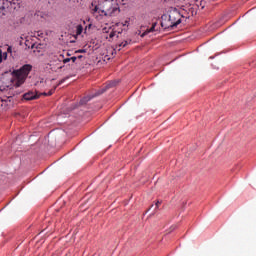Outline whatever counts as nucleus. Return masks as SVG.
<instances>
[{"label":"nucleus","mask_w":256,"mask_h":256,"mask_svg":"<svg viewBox=\"0 0 256 256\" xmlns=\"http://www.w3.org/2000/svg\"><path fill=\"white\" fill-rule=\"evenodd\" d=\"M168 17L170 18L172 23H174V27H177V25H180V23H181V13H179V10H177V8H172L169 11Z\"/></svg>","instance_id":"obj_4"},{"label":"nucleus","mask_w":256,"mask_h":256,"mask_svg":"<svg viewBox=\"0 0 256 256\" xmlns=\"http://www.w3.org/2000/svg\"><path fill=\"white\" fill-rule=\"evenodd\" d=\"M155 27H157V23L152 24V27L147 31V33H153V31H155Z\"/></svg>","instance_id":"obj_12"},{"label":"nucleus","mask_w":256,"mask_h":256,"mask_svg":"<svg viewBox=\"0 0 256 256\" xmlns=\"http://www.w3.org/2000/svg\"><path fill=\"white\" fill-rule=\"evenodd\" d=\"M7 53H13V48L11 46L7 48Z\"/></svg>","instance_id":"obj_18"},{"label":"nucleus","mask_w":256,"mask_h":256,"mask_svg":"<svg viewBox=\"0 0 256 256\" xmlns=\"http://www.w3.org/2000/svg\"><path fill=\"white\" fill-rule=\"evenodd\" d=\"M1 61H3V58H2V57H0V63H1Z\"/></svg>","instance_id":"obj_26"},{"label":"nucleus","mask_w":256,"mask_h":256,"mask_svg":"<svg viewBox=\"0 0 256 256\" xmlns=\"http://www.w3.org/2000/svg\"><path fill=\"white\" fill-rule=\"evenodd\" d=\"M113 37H115V32H111V33L109 34V38H110V39H113Z\"/></svg>","instance_id":"obj_20"},{"label":"nucleus","mask_w":256,"mask_h":256,"mask_svg":"<svg viewBox=\"0 0 256 256\" xmlns=\"http://www.w3.org/2000/svg\"><path fill=\"white\" fill-rule=\"evenodd\" d=\"M31 69H33V66H31V64H25L20 69L13 72L15 79H17V87H21V85L25 83V79H27L29 73H31Z\"/></svg>","instance_id":"obj_2"},{"label":"nucleus","mask_w":256,"mask_h":256,"mask_svg":"<svg viewBox=\"0 0 256 256\" xmlns=\"http://www.w3.org/2000/svg\"><path fill=\"white\" fill-rule=\"evenodd\" d=\"M69 78H70V77L67 76V77L61 79V80L59 81L58 85H63V83H65V81H67V79H69Z\"/></svg>","instance_id":"obj_14"},{"label":"nucleus","mask_w":256,"mask_h":256,"mask_svg":"<svg viewBox=\"0 0 256 256\" xmlns=\"http://www.w3.org/2000/svg\"><path fill=\"white\" fill-rule=\"evenodd\" d=\"M70 61H71V58H65V56H63L62 65H65V64L69 63Z\"/></svg>","instance_id":"obj_13"},{"label":"nucleus","mask_w":256,"mask_h":256,"mask_svg":"<svg viewBox=\"0 0 256 256\" xmlns=\"http://www.w3.org/2000/svg\"><path fill=\"white\" fill-rule=\"evenodd\" d=\"M9 9V0H0V17L7 13Z\"/></svg>","instance_id":"obj_6"},{"label":"nucleus","mask_w":256,"mask_h":256,"mask_svg":"<svg viewBox=\"0 0 256 256\" xmlns=\"http://www.w3.org/2000/svg\"><path fill=\"white\" fill-rule=\"evenodd\" d=\"M23 99H25V101H33L34 99H39V95L34 92H28L23 95Z\"/></svg>","instance_id":"obj_7"},{"label":"nucleus","mask_w":256,"mask_h":256,"mask_svg":"<svg viewBox=\"0 0 256 256\" xmlns=\"http://www.w3.org/2000/svg\"><path fill=\"white\" fill-rule=\"evenodd\" d=\"M127 45H129V41H123L120 45H119V47H127Z\"/></svg>","instance_id":"obj_15"},{"label":"nucleus","mask_w":256,"mask_h":256,"mask_svg":"<svg viewBox=\"0 0 256 256\" xmlns=\"http://www.w3.org/2000/svg\"><path fill=\"white\" fill-rule=\"evenodd\" d=\"M68 3H75V0H66Z\"/></svg>","instance_id":"obj_22"},{"label":"nucleus","mask_w":256,"mask_h":256,"mask_svg":"<svg viewBox=\"0 0 256 256\" xmlns=\"http://www.w3.org/2000/svg\"><path fill=\"white\" fill-rule=\"evenodd\" d=\"M147 35V32H144L142 35H141V37H144V36H146Z\"/></svg>","instance_id":"obj_23"},{"label":"nucleus","mask_w":256,"mask_h":256,"mask_svg":"<svg viewBox=\"0 0 256 256\" xmlns=\"http://www.w3.org/2000/svg\"><path fill=\"white\" fill-rule=\"evenodd\" d=\"M83 33V25L79 24L76 26V35H81Z\"/></svg>","instance_id":"obj_9"},{"label":"nucleus","mask_w":256,"mask_h":256,"mask_svg":"<svg viewBox=\"0 0 256 256\" xmlns=\"http://www.w3.org/2000/svg\"><path fill=\"white\" fill-rule=\"evenodd\" d=\"M48 65L54 73H57V71L65 67L63 64V55L60 54L52 56Z\"/></svg>","instance_id":"obj_3"},{"label":"nucleus","mask_w":256,"mask_h":256,"mask_svg":"<svg viewBox=\"0 0 256 256\" xmlns=\"http://www.w3.org/2000/svg\"><path fill=\"white\" fill-rule=\"evenodd\" d=\"M155 205H156V209H158V208H159V205H161V202L158 201V202H156Z\"/></svg>","instance_id":"obj_21"},{"label":"nucleus","mask_w":256,"mask_h":256,"mask_svg":"<svg viewBox=\"0 0 256 256\" xmlns=\"http://www.w3.org/2000/svg\"><path fill=\"white\" fill-rule=\"evenodd\" d=\"M3 103V100H0Z\"/></svg>","instance_id":"obj_27"},{"label":"nucleus","mask_w":256,"mask_h":256,"mask_svg":"<svg viewBox=\"0 0 256 256\" xmlns=\"http://www.w3.org/2000/svg\"><path fill=\"white\" fill-rule=\"evenodd\" d=\"M0 57H1V53H0Z\"/></svg>","instance_id":"obj_28"},{"label":"nucleus","mask_w":256,"mask_h":256,"mask_svg":"<svg viewBox=\"0 0 256 256\" xmlns=\"http://www.w3.org/2000/svg\"><path fill=\"white\" fill-rule=\"evenodd\" d=\"M95 13H102L104 17H114L119 14V4L115 0H94L92 2Z\"/></svg>","instance_id":"obj_1"},{"label":"nucleus","mask_w":256,"mask_h":256,"mask_svg":"<svg viewBox=\"0 0 256 256\" xmlns=\"http://www.w3.org/2000/svg\"><path fill=\"white\" fill-rule=\"evenodd\" d=\"M31 49H35V44H32Z\"/></svg>","instance_id":"obj_24"},{"label":"nucleus","mask_w":256,"mask_h":256,"mask_svg":"<svg viewBox=\"0 0 256 256\" xmlns=\"http://www.w3.org/2000/svg\"><path fill=\"white\" fill-rule=\"evenodd\" d=\"M70 61H72V63H75L77 61V57H75V56L71 57Z\"/></svg>","instance_id":"obj_19"},{"label":"nucleus","mask_w":256,"mask_h":256,"mask_svg":"<svg viewBox=\"0 0 256 256\" xmlns=\"http://www.w3.org/2000/svg\"><path fill=\"white\" fill-rule=\"evenodd\" d=\"M55 89H57V86L56 87H54V89H51L48 93H43V95H46V96H51V95H53L54 93H55Z\"/></svg>","instance_id":"obj_11"},{"label":"nucleus","mask_w":256,"mask_h":256,"mask_svg":"<svg viewBox=\"0 0 256 256\" xmlns=\"http://www.w3.org/2000/svg\"><path fill=\"white\" fill-rule=\"evenodd\" d=\"M114 1L117 3V5H119V3L125 4V0H114Z\"/></svg>","instance_id":"obj_16"},{"label":"nucleus","mask_w":256,"mask_h":256,"mask_svg":"<svg viewBox=\"0 0 256 256\" xmlns=\"http://www.w3.org/2000/svg\"><path fill=\"white\" fill-rule=\"evenodd\" d=\"M200 6H201V9H205V2L204 1H200Z\"/></svg>","instance_id":"obj_17"},{"label":"nucleus","mask_w":256,"mask_h":256,"mask_svg":"<svg viewBox=\"0 0 256 256\" xmlns=\"http://www.w3.org/2000/svg\"><path fill=\"white\" fill-rule=\"evenodd\" d=\"M92 98H93V97H91V96H86V97H84V98L80 101L81 105H85V103H88V101H91Z\"/></svg>","instance_id":"obj_10"},{"label":"nucleus","mask_w":256,"mask_h":256,"mask_svg":"<svg viewBox=\"0 0 256 256\" xmlns=\"http://www.w3.org/2000/svg\"><path fill=\"white\" fill-rule=\"evenodd\" d=\"M161 27L164 29H175V23L171 21V18H169L168 15L164 14L161 17Z\"/></svg>","instance_id":"obj_5"},{"label":"nucleus","mask_w":256,"mask_h":256,"mask_svg":"<svg viewBox=\"0 0 256 256\" xmlns=\"http://www.w3.org/2000/svg\"><path fill=\"white\" fill-rule=\"evenodd\" d=\"M101 93H105V90H103L102 92L98 93L97 95H101Z\"/></svg>","instance_id":"obj_25"},{"label":"nucleus","mask_w":256,"mask_h":256,"mask_svg":"<svg viewBox=\"0 0 256 256\" xmlns=\"http://www.w3.org/2000/svg\"><path fill=\"white\" fill-rule=\"evenodd\" d=\"M8 3L9 7H12V9H16L20 5L19 0H8Z\"/></svg>","instance_id":"obj_8"}]
</instances>
